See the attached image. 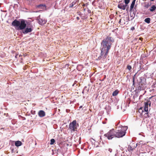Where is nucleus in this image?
<instances>
[{
    "mask_svg": "<svg viewBox=\"0 0 156 156\" xmlns=\"http://www.w3.org/2000/svg\"><path fill=\"white\" fill-rule=\"evenodd\" d=\"M38 114L39 117H43L45 116V113L44 111L41 110L38 112Z\"/></svg>",
    "mask_w": 156,
    "mask_h": 156,
    "instance_id": "11",
    "label": "nucleus"
},
{
    "mask_svg": "<svg viewBox=\"0 0 156 156\" xmlns=\"http://www.w3.org/2000/svg\"><path fill=\"white\" fill-rule=\"evenodd\" d=\"M125 132L121 130H118L116 132L115 131L116 137H122L125 135Z\"/></svg>",
    "mask_w": 156,
    "mask_h": 156,
    "instance_id": "6",
    "label": "nucleus"
},
{
    "mask_svg": "<svg viewBox=\"0 0 156 156\" xmlns=\"http://www.w3.org/2000/svg\"><path fill=\"white\" fill-rule=\"evenodd\" d=\"M144 21L147 23H149L150 22V18H146L144 20Z\"/></svg>",
    "mask_w": 156,
    "mask_h": 156,
    "instance_id": "19",
    "label": "nucleus"
},
{
    "mask_svg": "<svg viewBox=\"0 0 156 156\" xmlns=\"http://www.w3.org/2000/svg\"><path fill=\"white\" fill-rule=\"evenodd\" d=\"M151 1H154V0H150Z\"/></svg>",
    "mask_w": 156,
    "mask_h": 156,
    "instance_id": "38",
    "label": "nucleus"
},
{
    "mask_svg": "<svg viewBox=\"0 0 156 156\" xmlns=\"http://www.w3.org/2000/svg\"><path fill=\"white\" fill-rule=\"evenodd\" d=\"M131 66L130 65H128L127 66V69L129 71L131 69Z\"/></svg>",
    "mask_w": 156,
    "mask_h": 156,
    "instance_id": "23",
    "label": "nucleus"
},
{
    "mask_svg": "<svg viewBox=\"0 0 156 156\" xmlns=\"http://www.w3.org/2000/svg\"><path fill=\"white\" fill-rule=\"evenodd\" d=\"M114 41V40L112 37L108 36L101 42V49L109 51L111 48V45Z\"/></svg>",
    "mask_w": 156,
    "mask_h": 156,
    "instance_id": "1",
    "label": "nucleus"
},
{
    "mask_svg": "<svg viewBox=\"0 0 156 156\" xmlns=\"http://www.w3.org/2000/svg\"><path fill=\"white\" fill-rule=\"evenodd\" d=\"M148 105L150 106L151 105V102L150 101H148L147 102H144V110L146 112H148Z\"/></svg>",
    "mask_w": 156,
    "mask_h": 156,
    "instance_id": "8",
    "label": "nucleus"
},
{
    "mask_svg": "<svg viewBox=\"0 0 156 156\" xmlns=\"http://www.w3.org/2000/svg\"><path fill=\"white\" fill-rule=\"evenodd\" d=\"M85 6V4H83V5H82V6L83 7H84Z\"/></svg>",
    "mask_w": 156,
    "mask_h": 156,
    "instance_id": "34",
    "label": "nucleus"
},
{
    "mask_svg": "<svg viewBox=\"0 0 156 156\" xmlns=\"http://www.w3.org/2000/svg\"><path fill=\"white\" fill-rule=\"evenodd\" d=\"M135 29V28H134V27H131V30H133V29Z\"/></svg>",
    "mask_w": 156,
    "mask_h": 156,
    "instance_id": "28",
    "label": "nucleus"
},
{
    "mask_svg": "<svg viewBox=\"0 0 156 156\" xmlns=\"http://www.w3.org/2000/svg\"><path fill=\"white\" fill-rule=\"evenodd\" d=\"M143 38L142 37H140L139 38V40H141V41H142Z\"/></svg>",
    "mask_w": 156,
    "mask_h": 156,
    "instance_id": "27",
    "label": "nucleus"
},
{
    "mask_svg": "<svg viewBox=\"0 0 156 156\" xmlns=\"http://www.w3.org/2000/svg\"><path fill=\"white\" fill-rule=\"evenodd\" d=\"M101 50L100 55L98 58L99 60H104L107 57L109 51L102 49H101Z\"/></svg>",
    "mask_w": 156,
    "mask_h": 156,
    "instance_id": "4",
    "label": "nucleus"
},
{
    "mask_svg": "<svg viewBox=\"0 0 156 156\" xmlns=\"http://www.w3.org/2000/svg\"><path fill=\"white\" fill-rule=\"evenodd\" d=\"M118 93H119L118 90H116L113 93L112 95L113 96H116L118 94Z\"/></svg>",
    "mask_w": 156,
    "mask_h": 156,
    "instance_id": "18",
    "label": "nucleus"
},
{
    "mask_svg": "<svg viewBox=\"0 0 156 156\" xmlns=\"http://www.w3.org/2000/svg\"><path fill=\"white\" fill-rule=\"evenodd\" d=\"M152 97H153V96H152V97H151V98H150V99Z\"/></svg>",
    "mask_w": 156,
    "mask_h": 156,
    "instance_id": "40",
    "label": "nucleus"
},
{
    "mask_svg": "<svg viewBox=\"0 0 156 156\" xmlns=\"http://www.w3.org/2000/svg\"><path fill=\"white\" fill-rule=\"evenodd\" d=\"M69 128L71 131H74L76 130L77 129L76 122L75 120L71 122L69 125Z\"/></svg>",
    "mask_w": 156,
    "mask_h": 156,
    "instance_id": "5",
    "label": "nucleus"
},
{
    "mask_svg": "<svg viewBox=\"0 0 156 156\" xmlns=\"http://www.w3.org/2000/svg\"><path fill=\"white\" fill-rule=\"evenodd\" d=\"M85 9H85L84 8V11H85Z\"/></svg>",
    "mask_w": 156,
    "mask_h": 156,
    "instance_id": "39",
    "label": "nucleus"
},
{
    "mask_svg": "<svg viewBox=\"0 0 156 156\" xmlns=\"http://www.w3.org/2000/svg\"><path fill=\"white\" fill-rule=\"evenodd\" d=\"M77 1H74L69 5V7L72 8L76 4Z\"/></svg>",
    "mask_w": 156,
    "mask_h": 156,
    "instance_id": "17",
    "label": "nucleus"
},
{
    "mask_svg": "<svg viewBox=\"0 0 156 156\" xmlns=\"http://www.w3.org/2000/svg\"><path fill=\"white\" fill-rule=\"evenodd\" d=\"M143 108V107H141V108H140V109H141V110H142V108Z\"/></svg>",
    "mask_w": 156,
    "mask_h": 156,
    "instance_id": "37",
    "label": "nucleus"
},
{
    "mask_svg": "<svg viewBox=\"0 0 156 156\" xmlns=\"http://www.w3.org/2000/svg\"><path fill=\"white\" fill-rule=\"evenodd\" d=\"M33 26L31 25H30V26H27V27L24 29V30L23 31V33L24 34H27L28 33H30L31 32L32 30L33 29L32 28Z\"/></svg>",
    "mask_w": 156,
    "mask_h": 156,
    "instance_id": "7",
    "label": "nucleus"
},
{
    "mask_svg": "<svg viewBox=\"0 0 156 156\" xmlns=\"http://www.w3.org/2000/svg\"><path fill=\"white\" fill-rule=\"evenodd\" d=\"M156 9V6L155 5H153L150 8L149 10L151 12H153Z\"/></svg>",
    "mask_w": 156,
    "mask_h": 156,
    "instance_id": "14",
    "label": "nucleus"
},
{
    "mask_svg": "<svg viewBox=\"0 0 156 156\" xmlns=\"http://www.w3.org/2000/svg\"><path fill=\"white\" fill-rule=\"evenodd\" d=\"M136 0H133L131 4L129 11H131L133 10V8L134 7V5L135 3V1Z\"/></svg>",
    "mask_w": 156,
    "mask_h": 156,
    "instance_id": "12",
    "label": "nucleus"
},
{
    "mask_svg": "<svg viewBox=\"0 0 156 156\" xmlns=\"http://www.w3.org/2000/svg\"><path fill=\"white\" fill-rule=\"evenodd\" d=\"M38 23L40 25H43L45 24L46 22V21L40 18H39L38 20Z\"/></svg>",
    "mask_w": 156,
    "mask_h": 156,
    "instance_id": "9",
    "label": "nucleus"
},
{
    "mask_svg": "<svg viewBox=\"0 0 156 156\" xmlns=\"http://www.w3.org/2000/svg\"><path fill=\"white\" fill-rule=\"evenodd\" d=\"M127 6V5H125L121 3L119 4L118 5V7L120 9L124 10L126 9V8Z\"/></svg>",
    "mask_w": 156,
    "mask_h": 156,
    "instance_id": "10",
    "label": "nucleus"
},
{
    "mask_svg": "<svg viewBox=\"0 0 156 156\" xmlns=\"http://www.w3.org/2000/svg\"><path fill=\"white\" fill-rule=\"evenodd\" d=\"M76 19L77 20H80V17H77Z\"/></svg>",
    "mask_w": 156,
    "mask_h": 156,
    "instance_id": "26",
    "label": "nucleus"
},
{
    "mask_svg": "<svg viewBox=\"0 0 156 156\" xmlns=\"http://www.w3.org/2000/svg\"><path fill=\"white\" fill-rule=\"evenodd\" d=\"M138 144V143H137L136 144V147L137 146V145Z\"/></svg>",
    "mask_w": 156,
    "mask_h": 156,
    "instance_id": "36",
    "label": "nucleus"
},
{
    "mask_svg": "<svg viewBox=\"0 0 156 156\" xmlns=\"http://www.w3.org/2000/svg\"><path fill=\"white\" fill-rule=\"evenodd\" d=\"M124 127L125 128V129L126 130L127 129V126H125Z\"/></svg>",
    "mask_w": 156,
    "mask_h": 156,
    "instance_id": "32",
    "label": "nucleus"
},
{
    "mask_svg": "<svg viewBox=\"0 0 156 156\" xmlns=\"http://www.w3.org/2000/svg\"><path fill=\"white\" fill-rule=\"evenodd\" d=\"M151 3H147L145 4L144 7L146 8H148L151 5Z\"/></svg>",
    "mask_w": 156,
    "mask_h": 156,
    "instance_id": "20",
    "label": "nucleus"
},
{
    "mask_svg": "<svg viewBox=\"0 0 156 156\" xmlns=\"http://www.w3.org/2000/svg\"><path fill=\"white\" fill-rule=\"evenodd\" d=\"M128 9H129V7H127V8H126V11H128Z\"/></svg>",
    "mask_w": 156,
    "mask_h": 156,
    "instance_id": "31",
    "label": "nucleus"
},
{
    "mask_svg": "<svg viewBox=\"0 0 156 156\" xmlns=\"http://www.w3.org/2000/svg\"><path fill=\"white\" fill-rule=\"evenodd\" d=\"M141 87H140V86H139V89H141Z\"/></svg>",
    "mask_w": 156,
    "mask_h": 156,
    "instance_id": "30",
    "label": "nucleus"
},
{
    "mask_svg": "<svg viewBox=\"0 0 156 156\" xmlns=\"http://www.w3.org/2000/svg\"><path fill=\"white\" fill-rule=\"evenodd\" d=\"M37 8L40 9H44L46 8V6L45 4H40L36 6Z\"/></svg>",
    "mask_w": 156,
    "mask_h": 156,
    "instance_id": "13",
    "label": "nucleus"
},
{
    "mask_svg": "<svg viewBox=\"0 0 156 156\" xmlns=\"http://www.w3.org/2000/svg\"><path fill=\"white\" fill-rule=\"evenodd\" d=\"M27 22L25 20L22 19L20 21L15 20L12 23V25L15 27H18V30H22L25 29L27 26Z\"/></svg>",
    "mask_w": 156,
    "mask_h": 156,
    "instance_id": "2",
    "label": "nucleus"
},
{
    "mask_svg": "<svg viewBox=\"0 0 156 156\" xmlns=\"http://www.w3.org/2000/svg\"><path fill=\"white\" fill-rule=\"evenodd\" d=\"M15 144L16 146H20L21 145L22 142L20 141H17L15 142Z\"/></svg>",
    "mask_w": 156,
    "mask_h": 156,
    "instance_id": "15",
    "label": "nucleus"
},
{
    "mask_svg": "<svg viewBox=\"0 0 156 156\" xmlns=\"http://www.w3.org/2000/svg\"><path fill=\"white\" fill-rule=\"evenodd\" d=\"M82 106H80V108H82Z\"/></svg>",
    "mask_w": 156,
    "mask_h": 156,
    "instance_id": "35",
    "label": "nucleus"
},
{
    "mask_svg": "<svg viewBox=\"0 0 156 156\" xmlns=\"http://www.w3.org/2000/svg\"><path fill=\"white\" fill-rule=\"evenodd\" d=\"M55 142V139H51V140H50V144L51 145H52L54 144V143Z\"/></svg>",
    "mask_w": 156,
    "mask_h": 156,
    "instance_id": "21",
    "label": "nucleus"
},
{
    "mask_svg": "<svg viewBox=\"0 0 156 156\" xmlns=\"http://www.w3.org/2000/svg\"><path fill=\"white\" fill-rule=\"evenodd\" d=\"M133 85H134V78H133Z\"/></svg>",
    "mask_w": 156,
    "mask_h": 156,
    "instance_id": "29",
    "label": "nucleus"
},
{
    "mask_svg": "<svg viewBox=\"0 0 156 156\" xmlns=\"http://www.w3.org/2000/svg\"><path fill=\"white\" fill-rule=\"evenodd\" d=\"M144 115H146L147 116H148V117H149L148 116V112H147V113H146Z\"/></svg>",
    "mask_w": 156,
    "mask_h": 156,
    "instance_id": "25",
    "label": "nucleus"
},
{
    "mask_svg": "<svg viewBox=\"0 0 156 156\" xmlns=\"http://www.w3.org/2000/svg\"><path fill=\"white\" fill-rule=\"evenodd\" d=\"M108 150L110 152H111L112 151V149L111 148H109Z\"/></svg>",
    "mask_w": 156,
    "mask_h": 156,
    "instance_id": "24",
    "label": "nucleus"
},
{
    "mask_svg": "<svg viewBox=\"0 0 156 156\" xmlns=\"http://www.w3.org/2000/svg\"><path fill=\"white\" fill-rule=\"evenodd\" d=\"M104 136L107 137L108 140H111L114 137H116L114 129H112L110 130L107 133L105 134Z\"/></svg>",
    "mask_w": 156,
    "mask_h": 156,
    "instance_id": "3",
    "label": "nucleus"
},
{
    "mask_svg": "<svg viewBox=\"0 0 156 156\" xmlns=\"http://www.w3.org/2000/svg\"><path fill=\"white\" fill-rule=\"evenodd\" d=\"M130 0H124V2L125 3V5H127V4L129 3Z\"/></svg>",
    "mask_w": 156,
    "mask_h": 156,
    "instance_id": "22",
    "label": "nucleus"
},
{
    "mask_svg": "<svg viewBox=\"0 0 156 156\" xmlns=\"http://www.w3.org/2000/svg\"><path fill=\"white\" fill-rule=\"evenodd\" d=\"M134 149V147H132L130 145H128L127 148V150L129 151H133Z\"/></svg>",
    "mask_w": 156,
    "mask_h": 156,
    "instance_id": "16",
    "label": "nucleus"
},
{
    "mask_svg": "<svg viewBox=\"0 0 156 156\" xmlns=\"http://www.w3.org/2000/svg\"><path fill=\"white\" fill-rule=\"evenodd\" d=\"M121 19H120V20H119V23H121Z\"/></svg>",
    "mask_w": 156,
    "mask_h": 156,
    "instance_id": "33",
    "label": "nucleus"
}]
</instances>
